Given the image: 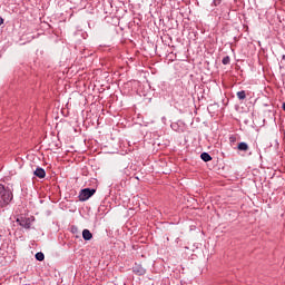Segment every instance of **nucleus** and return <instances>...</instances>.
<instances>
[{"label": "nucleus", "mask_w": 285, "mask_h": 285, "mask_svg": "<svg viewBox=\"0 0 285 285\" xmlns=\"http://www.w3.org/2000/svg\"><path fill=\"white\" fill-rule=\"evenodd\" d=\"M132 272L136 275H146V268H144V266L139 265V264H135L132 267Z\"/></svg>", "instance_id": "obj_4"}, {"label": "nucleus", "mask_w": 285, "mask_h": 285, "mask_svg": "<svg viewBox=\"0 0 285 285\" xmlns=\"http://www.w3.org/2000/svg\"><path fill=\"white\" fill-rule=\"evenodd\" d=\"M236 97L240 100L244 101V99H246V91L245 90H240L236 94Z\"/></svg>", "instance_id": "obj_9"}, {"label": "nucleus", "mask_w": 285, "mask_h": 285, "mask_svg": "<svg viewBox=\"0 0 285 285\" xmlns=\"http://www.w3.org/2000/svg\"><path fill=\"white\" fill-rule=\"evenodd\" d=\"M13 195L10 188H6V186L0 184V208H6V206H10V202H12Z\"/></svg>", "instance_id": "obj_1"}, {"label": "nucleus", "mask_w": 285, "mask_h": 285, "mask_svg": "<svg viewBox=\"0 0 285 285\" xmlns=\"http://www.w3.org/2000/svg\"><path fill=\"white\" fill-rule=\"evenodd\" d=\"M36 259H37V262H43V259H46V255H43L42 252H38L36 254Z\"/></svg>", "instance_id": "obj_10"}, {"label": "nucleus", "mask_w": 285, "mask_h": 285, "mask_svg": "<svg viewBox=\"0 0 285 285\" xmlns=\"http://www.w3.org/2000/svg\"><path fill=\"white\" fill-rule=\"evenodd\" d=\"M33 175L36 177H38L39 179H43L46 177V169L38 167L36 168V170L33 171Z\"/></svg>", "instance_id": "obj_5"}, {"label": "nucleus", "mask_w": 285, "mask_h": 285, "mask_svg": "<svg viewBox=\"0 0 285 285\" xmlns=\"http://www.w3.org/2000/svg\"><path fill=\"white\" fill-rule=\"evenodd\" d=\"M200 159L205 163L213 161V156H210V154L205 151L200 154Z\"/></svg>", "instance_id": "obj_7"}, {"label": "nucleus", "mask_w": 285, "mask_h": 285, "mask_svg": "<svg viewBox=\"0 0 285 285\" xmlns=\"http://www.w3.org/2000/svg\"><path fill=\"white\" fill-rule=\"evenodd\" d=\"M222 63L223 66H228V63H230V57L229 56L224 57L222 60Z\"/></svg>", "instance_id": "obj_11"}, {"label": "nucleus", "mask_w": 285, "mask_h": 285, "mask_svg": "<svg viewBox=\"0 0 285 285\" xmlns=\"http://www.w3.org/2000/svg\"><path fill=\"white\" fill-rule=\"evenodd\" d=\"M82 238L85 239V242H90V239H92V233L90 232V229L82 230Z\"/></svg>", "instance_id": "obj_6"}, {"label": "nucleus", "mask_w": 285, "mask_h": 285, "mask_svg": "<svg viewBox=\"0 0 285 285\" xmlns=\"http://www.w3.org/2000/svg\"><path fill=\"white\" fill-rule=\"evenodd\" d=\"M97 193V189L94 188H85L80 190L79 202H88L92 195Z\"/></svg>", "instance_id": "obj_3"}, {"label": "nucleus", "mask_w": 285, "mask_h": 285, "mask_svg": "<svg viewBox=\"0 0 285 285\" xmlns=\"http://www.w3.org/2000/svg\"><path fill=\"white\" fill-rule=\"evenodd\" d=\"M282 61H285V55L282 56Z\"/></svg>", "instance_id": "obj_14"}, {"label": "nucleus", "mask_w": 285, "mask_h": 285, "mask_svg": "<svg viewBox=\"0 0 285 285\" xmlns=\"http://www.w3.org/2000/svg\"><path fill=\"white\" fill-rule=\"evenodd\" d=\"M220 3H222V0H213L212 6L217 8V6H219Z\"/></svg>", "instance_id": "obj_12"}, {"label": "nucleus", "mask_w": 285, "mask_h": 285, "mask_svg": "<svg viewBox=\"0 0 285 285\" xmlns=\"http://www.w3.org/2000/svg\"><path fill=\"white\" fill-rule=\"evenodd\" d=\"M17 224L21 226V228H26V230H30L32 226V222H35V217H26V216H20L17 218Z\"/></svg>", "instance_id": "obj_2"}, {"label": "nucleus", "mask_w": 285, "mask_h": 285, "mask_svg": "<svg viewBox=\"0 0 285 285\" xmlns=\"http://www.w3.org/2000/svg\"><path fill=\"white\" fill-rule=\"evenodd\" d=\"M0 26H3V18H0Z\"/></svg>", "instance_id": "obj_13"}, {"label": "nucleus", "mask_w": 285, "mask_h": 285, "mask_svg": "<svg viewBox=\"0 0 285 285\" xmlns=\"http://www.w3.org/2000/svg\"><path fill=\"white\" fill-rule=\"evenodd\" d=\"M283 110L285 111V102H283Z\"/></svg>", "instance_id": "obj_15"}, {"label": "nucleus", "mask_w": 285, "mask_h": 285, "mask_svg": "<svg viewBox=\"0 0 285 285\" xmlns=\"http://www.w3.org/2000/svg\"><path fill=\"white\" fill-rule=\"evenodd\" d=\"M238 150L246 153L248 150V144L246 142H239L237 146Z\"/></svg>", "instance_id": "obj_8"}]
</instances>
